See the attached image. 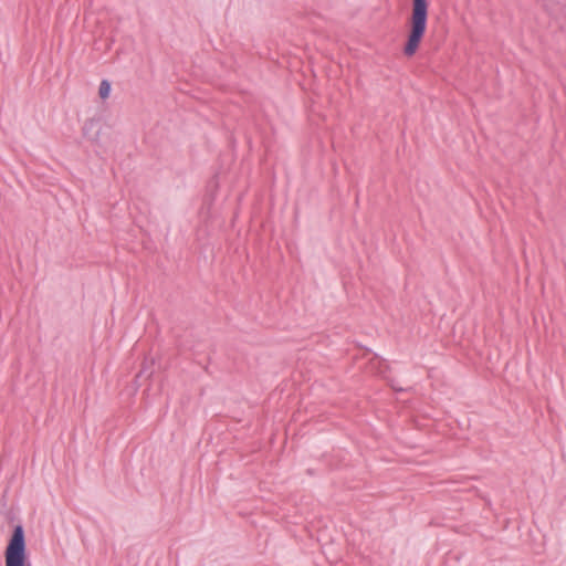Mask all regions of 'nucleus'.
<instances>
[{"label":"nucleus","mask_w":566,"mask_h":566,"mask_svg":"<svg viewBox=\"0 0 566 566\" xmlns=\"http://www.w3.org/2000/svg\"><path fill=\"white\" fill-rule=\"evenodd\" d=\"M429 0H411V13L407 19V38L402 52L407 57L413 56L427 32Z\"/></svg>","instance_id":"f257e3e1"},{"label":"nucleus","mask_w":566,"mask_h":566,"mask_svg":"<svg viewBox=\"0 0 566 566\" xmlns=\"http://www.w3.org/2000/svg\"><path fill=\"white\" fill-rule=\"evenodd\" d=\"M6 566H31L27 547L25 531L19 521L12 528L4 549Z\"/></svg>","instance_id":"f03ea898"},{"label":"nucleus","mask_w":566,"mask_h":566,"mask_svg":"<svg viewBox=\"0 0 566 566\" xmlns=\"http://www.w3.org/2000/svg\"><path fill=\"white\" fill-rule=\"evenodd\" d=\"M99 128V119L88 118L82 127L83 136L91 142L98 143Z\"/></svg>","instance_id":"7ed1b4c3"},{"label":"nucleus","mask_w":566,"mask_h":566,"mask_svg":"<svg viewBox=\"0 0 566 566\" xmlns=\"http://www.w3.org/2000/svg\"><path fill=\"white\" fill-rule=\"evenodd\" d=\"M154 365H155V360L153 358L144 359L139 371L135 376V382L137 384V386H142L143 380H147L151 377V375L154 374Z\"/></svg>","instance_id":"20e7f679"},{"label":"nucleus","mask_w":566,"mask_h":566,"mask_svg":"<svg viewBox=\"0 0 566 566\" xmlns=\"http://www.w3.org/2000/svg\"><path fill=\"white\" fill-rule=\"evenodd\" d=\"M111 83L107 80H103L98 87V95L102 99H106L111 94Z\"/></svg>","instance_id":"39448f33"},{"label":"nucleus","mask_w":566,"mask_h":566,"mask_svg":"<svg viewBox=\"0 0 566 566\" xmlns=\"http://www.w3.org/2000/svg\"><path fill=\"white\" fill-rule=\"evenodd\" d=\"M6 517H7V521H8L10 524H11V523H13V522L15 521V515H14V513H13V512H11V511L7 513Z\"/></svg>","instance_id":"423d86ee"}]
</instances>
